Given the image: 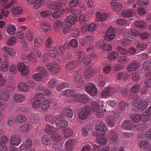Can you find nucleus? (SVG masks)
<instances>
[{
  "mask_svg": "<svg viewBox=\"0 0 151 151\" xmlns=\"http://www.w3.org/2000/svg\"><path fill=\"white\" fill-rule=\"evenodd\" d=\"M37 71L39 73L34 74L33 77L36 81H40L42 80V76L45 77L47 75V73L46 70L42 67H39L37 68Z\"/></svg>",
  "mask_w": 151,
  "mask_h": 151,
  "instance_id": "1",
  "label": "nucleus"
},
{
  "mask_svg": "<svg viewBox=\"0 0 151 151\" xmlns=\"http://www.w3.org/2000/svg\"><path fill=\"white\" fill-rule=\"evenodd\" d=\"M91 104L93 108V112L94 114L98 118L102 117L104 113L102 110L100 109V106L97 101H92Z\"/></svg>",
  "mask_w": 151,
  "mask_h": 151,
  "instance_id": "2",
  "label": "nucleus"
},
{
  "mask_svg": "<svg viewBox=\"0 0 151 151\" xmlns=\"http://www.w3.org/2000/svg\"><path fill=\"white\" fill-rule=\"evenodd\" d=\"M91 111L89 107L85 106L80 109L78 114L79 117L82 120H85L88 117Z\"/></svg>",
  "mask_w": 151,
  "mask_h": 151,
  "instance_id": "3",
  "label": "nucleus"
},
{
  "mask_svg": "<svg viewBox=\"0 0 151 151\" xmlns=\"http://www.w3.org/2000/svg\"><path fill=\"white\" fill-rule=\"evenodd\" d=\"M115 36V30L112 27H110L107 29L106 32V35L104 36L105 39L109 41L113 40Z\"/></svg>",
  "mask_w": 151,
  "mask_h": 151,
  "instance_id": "4",
  "label": "nucleus"
},
{
  "mask_svg": "<svg viewBox=\"0 0 151 151\" xmlns=\"http://www.w3.org/2000/svg\"><path fill=\"white\" fill-rule=\"evenodd\" d=\"M85 90L91 96H96L97 93L96 87L91 83L86 84L85 86Z\"/></svg>",
  "mask_w": 151,
  "mask_h": 151,
  "instance_id": "5",
  "label": "nucleus"
},
{
  "mask_svg": "<svg viewBox=\"0 0 151 151\" xmlns=\"http://www.w3.org/2000/svg\"><path fill=\"white\" fill-rule=\"evenodd\" d=\"M64 5V3L62 1L57 2L51 1L49 2L47 6L48 8L51 9L56 10L61 9Z\"/></svg>",
  "mask_w": 151,
  "mask_h": 151,
  "instance_id": "6",
  "label": "nucleus"
},
{
  "mask_svg": "<svg viewBox=\"0 0 151 151\" xmlns=\"http://www.w3.org/2000/svg\"><path fill=\"white\" fill-rule=\"evenodd\" d=\"M137 33L135 29H132L130 32H124V35L125 39L133 42L136 39Z\"/></svg>",
  "mask_w": 151,
  "mask_h": 151,
  "instance_id": "7",
  "label": "nucleus"
},
{
  "mask_svg": "<svg viewBox=\"0 0 151 151\" xmlns=\"http://www.w3.org/2000/svg\"><path fill=\"white\" fill-rule=\"evenodd\" d=\"M95 129L98 133H102L101 134L104 135L106 128L104 122L99 121L96 124Z\"/></svg>",
  "mask_w": 151,
  "mask_h": 151,
  "instance_id": "8",
  "label": "nucleus"
},
{
  "mask_svg": "<svg viewBox=\"0 0 151 151\" xmlns=\"http://www.w3.org/2000/svg\"><path fill=\"white\" fill-rule=\"evenodd\" d=\"M32 146L31 140L28 138L20 146L19 150L20 151H27L31 148Z\"/></svg>",
  "mask_w": 151,
  "mask_h": 151,
  "instance_id": "9",
  "label": "nucleus"
},
{
  "mask_svg": "<svg viewBox=\"0 0 151 151\" xmlns=\"http://www.w3.org/2000/svg\"><path fill=\"white\" fill-rule=\"evenodd\" d=\"M116 90V89L113 87H109L106 88L102 92L101 97L102 98H106L111 96Z\"/></svg>",
  "mask_w": 151,
  "mask_h": 151,
  "instance_id": "10",
  "label": "nucleus"
},
{
  "mask_svg": "<svg viewBox=\"0 0 151 151\" xmlns=\"http://www.w3.org/2000/svg\"><path fill=\"white\" fill-rule=\"evenodd\" d=\"M122 15L123 17L129 18L131 20H133L136 18V14L132 10H124L122 12Z\"/></svg>",
  "mask_w": 151,
  "mask_h": 151,
  "instance_id": "11",
  "label": "nucleus"
},
{
  "mask_svg": "<svg viewBox=\"0 0 151 151\" xmlns=\"http://www.w3.org/2000/svg\"><path fill=\"white\" fill-rule=\"evenodd\" d=\"M10 144L14 146H17L21 142L20 137L18 135H14L12 136L10 139Z\"/></svg>",
  "mask_w": 151,
  "mask_h": 151,
  "instance_id": "12",
  "label": "nucleus"
},
{
  "mask_svg": "<svg viewBox=\"0 0 151 151\" xmlns=\"http://www.w3.org/2000/svg\"><path fill=\"white\" fill-rule=\"evenodd\" d=\"M47 68L54 73H57L60 71V68L58 65L52 63H47L46 65Z\"/></svg>",
  "mask_w": 151,
  "mask_h": 151,
  "instance_id": "13",
  "label": "nucleus"
},
{
  "mask_svg": "<svg viewBox=\"0 0 151 151\" xmlns=\"http://www.w3.org/2000/svg\"><path fill=\"white\" fill-rule=\"evenodd\" d=\"M76 98L78 102L83 104L87 103L89 101L88 96L85 94H78Z\"/></svg>",
  "mask_w": 151,
  "mask_h": 151,
  "instance_id": "14",
  "label": "nucleus"
},
{
  "mask_svg": "<svg viewBox=\"0 0 151 151\" xmlns=\"http://www.w3.org/2000/svg\"><path fill=\"white\" fill-rule=\"evenodd\" d=\"M78 65V60H72L66 65L65 68L66 70H73L76 68Z\"/></svg>",
  "mask_w": 151,
  "mask_h": 151,
  "instance_id": "15",
  "label": "nucleus"
},
{
  "mask_svg": "<svg viewBox=\"0 0 151 151\" xmlns=\"http://www.w3.org/2000/svg\"><path fill=\"white\" fill-rule=\"evenodd\" d=\"M10 97V94L6 90H1L0 91V99L3 101L8 100Z\"/></svg>",
  "mask_w": 151,
  "mask_h": 151,
  "instance_id": "16",
  "label": "nucleus"
},
{
  "mask_svg": "<svg viewBox=\"0 0 151 151\" xmlns=\"http://www.w3.org/2000/svg\"><path fill=\"white\" fill-rule=\"evenodd\" d=\"M121 128L125 130H130L132 129L134 125L130 120L125 121L123 122L121 125Z\"/></svg>",
  "mask_w": 151,
  "mask_h": 151,
  "instance_id": "17",
  "label": "nucleus"
},
{
  "mask_svg": "<svg viewBox=\"0 0 151 151\" xmlns=\"http://www.w3.org/2000/svg\"><path fill=\"white\" fill-rule=\"evenodd\" d=\"M75 140L74 139H71L67 140L65 143V147L67 150L71 151L73 149Z\"/></svg>",
  "mask_w": 151,
  "mask_h": 151,
  "instance_id": "18",
  "label": "nucleus"
},
{
  "mask_svg": "<svg viewBox=\"0 0 151 151\" xmlns=\"http://www.w3.org/2000/svg\"><path fill=\"white\" fill-rule=\"evenodd\" d=\"M62 113L63 114L69 118H72L73 115V110L69 107H65L62 110Z\"/></svg>",
  "mask_w": 151,
  "mask_h": 151,
  "instance_id": "19",
  "label": "nucleus"
},
{
  "mask_svg": "<svg viewBox=\"0 0 151 151\" xmlns=\"http://www.w3.org/2000/svg\"><path fill=\"white\" fill-rule=\"evenodd\" d=\"M96 19L98 21L104 22L107 19V15L106 13L98 12L96 13Z\"/></svg>",
  "mask_w": 151,
  "mask_h": 151,
  "instance_id": "20",
  "label": "nucleus"
},
{
  "mask_svg": "<svg viewBox=\"0 0 151 151\" xmlns=\"http://www.w3.org/2000/svg\"><path fill=\"white\" fill-rule=\"evenodd\" d=\"M139 67V64L136 60H134L129 64L127 67V70L129 71L134 70Z\"/></svg>",
  "mask_w": 151,
  "mask_h": 151,
  "instance_id": "21",
  "label": "nucleus"
},
{
  "mask_svg": "<svg viewBox=\"0 0 151 151\" xmlns=\"http://www.w3.org/2000/svg\"><path fill=\"white\" fill-rule=\"evenodd\" d=\"M50 101L49 99H46L41 103V106L42 110L46 111L49 109L50 105Z\"/></svg>",
  "mask_w": 151,
  "mask_h": 151,
  "instance_id": "22",
  "label": "nucleus"
},
{
  "mask_svg": "<svg viewBox=\"0 0 151 151\" xmlns=\"http://www.w3.org/2000/svg\"><path fill=\"white\" fill-rule=\"evenodd\" d=\"M23 10V9L21 6H14L11 9L10 12L13 14L17 15L22 13Z\"/></svg>",
  "mask_w": 151,
  "mask_h": 151,
  "instance_id": "23",
  "label": "nucleus"
},
{
  "mask_svg": "<svg viewBox=\"0 0 151 151\" xmlns=\"http://www.w3.org/2000/svg\"><path fill=\"white\" fill-rule=\"evenodd\" d=\"M24 96L20 94L16 93L13 97V99L14 102L17 103L22 102L25 100Z\"/></svg>",
  "mask_w": 151,
  "mask_h": 151,
  "instance_id": "24",
  "label": "nucleus"
},
{
  "mask_svg": "<svg viewBox=\"0 0 151 151\" xmlns=\"http://www.w3.org/2000/svg\"><path fill=\"white\" fill-rule=\"evenodd\" d=\"M57 116L50 114L47 115L45 118V120L48 122L52 124H54L58 120Z\"/></svg>",
  "mask_w": 151,
  "mask_h": 151,
  "instance_id": "25",
  "label": "nucleus"
},
{
  "mask_svg": "<svg viewBox=\"0 0 151 151\" xmlns=\"http://www.w3.org/2000/svg\"><path fill=\"white\" fill-rule=\"evenodd\" d=\"M68 10L71 12L73 14L72 15H74L76 17H75L76 19H79L80 20L81 19V17L82 16V14L81 12L78 10H75L73 9H68Z\"/></svg>",
  "mask_w": 151,
  "mask_h": 151,
  "instance_id": "26",
  "label": "nucleus"
},
{
  "mask_svg": "<svg viewBox=\"0 0 151 151\" xmlns=\"http://www.w3.org/2000/svg\"><path fill=\"white\" fill-rule=\"evenodd\" d=\"M68 10L71 12L73 14L72 15H74L76 17H75L76 19H79L80 20L81 19V17L82 16V14L81 12L78 10H75L73 9H68Z\"/></svg>",
  "mask_w": 151,
  "mask_h": 151,
  "instance_id": "27",
  "label": "nucleus"
},
{
  "mask_svg": "<svg viewBox=\"0 0 151 151\" xmlns=\"http://www.w3.org/2000/svg\"><path fill=\"white\" fill-rule=\"evenodd\" d=\"M56 126L57 128L59 129H62L67 127L68 126V123L65 120H62L56 122Z\"/></svg>",
  "mask_w": 151,
  "mask_h": 151,
  "instance_id": "28",
  "label": "nucleus"
},
{
  "mask_svg": "<svg viewBox=\"0 0 151 151\" xmlns=\"http://www.w3.org/2000/svg\"><path fill=\"white\" fill-rule=\"evenodd\" d=\"M45 0H35L32 5L35 9L40 8L44 4Z\"/></svg>",
  "mask_w": 151,
  "mask_h": 151,
  "instance_id": "29",
  "label": "nucleus"
},
{
  "mask_svg": "<svg viewBox=\"0 0 151 151\" xmlns=\"http://www.w3.org/2000/svg\"><path fill=\"white\" fill-rule=\"evenodd\" d=\"M72 27V24L64 21L63 22L62 30L63 32L64 33L68 32Z\"/></svg>",
  "mask_w": 151,
  "mask_h": 151,
  "instance_id": "30",
  "label": "nucleus"
},
{
  "mask_svg": "<svg viewBox=\"0 0 151 151\" xmlns=\"http://www.w3.org/2000/svg\"><path fill=\"white\" fill-rule=\"evenodd\" d=\"M62 94L64 96H67L73 97L76 95L75 91L70 89H66L63 91Z\"/></svg>",
  "mask_w": 151,
  "mask_h": 151,
  "instance_id": "31",
  "label": "nucleus"
},
{
  "mask_svg": "<svg viewBox=\"0 0 151 151\" xmlns=\"http://www.w3.org/2000/svg\"><path fill=\"white\" fill-rule=\"evenodd\" d=\"M56 129L54 127L47 125L45 129V131L46 133L50 135H52L56 132Z\"/></svg>",
  "mask_w": 151,
  "mask_h": 151,
  "instance_id": "32",
  "label": "nucleus"
},
{
  "mask_svg": "<svg viewBox=\"0 0 151 151\" xmlns=\"http://www.w3.org/2000/svg\"><path fill=\"white\" fill-rule=\"evenodd\" d=\"M75 15L71 14L67 16L66 19L64 21L72 24H75L76 22L77 19L75 18Z\"/></svg>",
  "mask_w": 151,
  "mask_h": 151,
  "instance_id": "33",
  "label": "nucleus"
},
{
  "mask_svg": "<svg viewBox=\"0 0 151 151\" xmlns=\"http://www.w3.org/2000/svg\"><path fill=\"white\" fill-rule=\"evenodd\" d=\"M31 128V126L29 123H27L21 126L20 127V130L23 132H29Z\"/></svg>",
  "mask_w": 151,
  "mask_h": 151,
  "instance_id": "34",
  "label": "nucleus"
},
{
  "mask_svg": "<svg viewBox=\"0 0 151 151\" xmlns=\"http://www.w3.org/2000/svg\"><path fill=\"white\" fill-rule=\"evenodd\" d=\"M39 25L41 28L45 32H47L51 29V26L48 23L45 22H41L40 23Z\"/></svg>",
  "mask_w": 151,
  "mask_h": 151,
  "instance_id": "35",
  "label": "nucleus"
},
{
  "mask_svg": "<svg viewBox=\"0 0 151 151\" xmlns=\"http://www.w3.org/2000/svg\"><path fill=\"white\" fill-rule=\"evenodd\" d=\"M65 10L62 9L58 10L53 12L52 14V17L54 18L58 19L65 12Z\"/></svg>",
  "mask_w": 151,
  "mask_h": 151,
  "instance_id": "36",
  "label": "nucleus"
},
{
  "mask_svg": "<svg viewBox=\"0 0 151 151\" xmlns=\"http://www.w3.org/2000/svg\"><path fill=\"white\" fill-rule=\"evenodd\" d=\"M111 4L112 6L113 9L116 11H119L122 9L123 8L121 4L116 2H111Z\"/></svg>",
  "mask_w": 151,
  "mask_h": 151,
  "instance_id": "37",
  "label": "nucleus"
},
{
  "mask_svg": "<svg viewBox=\"0 0 151 151\" xmlns=\"http://www.w3.org/2000/svg\"><path fill=\"white\" fill-rule=\"evenodd\" d=\"M18 89L19 91L24 92H27L28 90L27 86L24 83H21L19 84Z\"/></svg>",
  "mask_w": 151,
  "mask_h": 151,
  "instance_id": "38",
  "label": "nucleus"
},
{
  "mask_svg": "<svg viewBox=\"0 0 151 151\" xmlns=\"http://www.w3.org/2000/svg\"><path fill=\"white\" fill-rule=\"evenodd\" d=\"M108 137L109 139L113 141L117 139L118 135L114 130L112 129L109 132Z\"/></svg>",
  "mask_w": 151,
  "mask_h": 151,
  "instance_id": "39",
  "label": "nucleus"
},
{
  "mask_svg": "<svg viewBox=\"0 0 151 151\" xmlns=\"http://www.w3.org/2000/svg\"><path fill=\"white\" fill-rule=\"evenodd\" d=\"M96 142L100 145H102L106 144L107 142L106 138L103 136L97 137Z\"/></svg>",
  "mask_w": 151,
  "mask_h": 151,
  "instance_id": "40",
  "label": "nucleus"
},
{
  "mask_svg": "<svg viewBox=\"0 0 151 151\" xmlns=\"http://www.w3.org/2000/svg\"><path fill=\"white\" fill-rule=\"evenodd\" d=\"M49 49V53L51 57L55 58L58 55V50L55 47H53Z\"/></svg>",
  "mask_w": 151,
  "mask_h": 151,
  "instance_id": "41",
  "label": "nucleus"
},
{
  "mask_svg": "<svg viewBox=\"0 0 151 151\" xmlns=\"http://www.w3.org/2000/svg\"><path fill=\"white\" fill-rule=\"evenodd\" d=\"M53 42L50 37H48L46 41L45 47L49 49L53 47L54 46Z\"/></svg>",
  "mask_w": 151,
  "mask_h": 151,
  "instance_id": "42",
  "label": "nucleus"
},
{
  "mask_svg": "<svg viewBox=\"0 0 151 151\" xmlns=\"http://www.w3.org/2000/svg\"><path fill=\"white\" fill-rule=\"evenodd\" d=\"M63 23L61 21L57 20L54 24V29L55 31L60 30L62 27Z\"/></svg>",
  "mask_w": 151,
  "mask_h": 151,
  "instance_id": "43",
  "label": "nucleus"
},
{
  "mask_svg": "<svg viewBox=\"0 0 151 151\" xmlns=\"http://www.w3.org/2000/svg\"><path fill=\"white\" fill-rule=\"evenodd\" d=\"M4 51L9 55L12 56L15 55V52L12 49H10L8 47L6 46L4 47L3 48Z\"/></svg>",
  "mask_w": 151,
  "mask_h": 151,
  "instance_id": "44",
  "label": "nucleus"
},
{
  "mask_svg": "<svg viewBox=\"0 0 151 151\" xmlns=\"http://www.w3.org/2000/svg\"><path fill=\"white\" fill-rule=\"evenodd\" d=\"M68 84L66 82H63L58 85L57 88V90L58 91H60L64 88L68 87Z\"/></svg>",
  "mask_w": 151,
  "mask_h": 151,
  "instance_id": "45",
  "label": "nucleus"
},
{
  "mask_svg": "<svg viewBox=\"0 0 151 151\" xmlns=\"http://www.w3.org/2000/svg\"><path fill=\"white\" fill-rule=\"evenodd\" d=\"M148 104L146 101H142L139 103L137 107V109L140 111H141L145 109L148 106Z\"/></svg>",
  "mask_w": 151,
  "mask_h": 151,
  "instance_id": "46",
  "label": "nucleus"
},
{
  "mask_svg": "<svg viewBox=\"0 0 151 151\" xmlns=\"http://www.w3.org/2000/svg\"><path fill=\"white\" fill-rule=\"evenodd\" d=\"M129 106L128 103H125L123 101H121L119 103V106L121 110H125Z\"/></svg>",
  "mask_w": 151,
  "mask_h": 151,
  "instance_id": "47",
  "label": "nucleus"
},
{
  "mask_svg": "<svg viewBox=\"0 0 151 151\" xmlns=\"http://www.w3.org/2000/svg\"><path fill=\"white\" fill-rule=\"evenodd\" d=\"M84 40L87 45L92 44L94 42V39L91 36H86L84 37Z\"/></svg>",
  "mask_w": 151,
  "mask_h": 151,
  "instance_id": "48",
  "label": "nucleus"
},
{
  "mask_svg": "<svg viewBox=\"0 0 151 151\" xmlns=\"http://www.w3.org/2000/svg\"><path fill=\"white\" fill-rule=\"evenodd\" d=\"M52 139L55 142H58L61 140V137L60 134L55 132L52 135Z\"/></svg>",
  "mask_w": 151,
  "mask_h": 151,
  "instance_id": "49",
  "label": "nucleus"
},
{
  "mask_svg": "<svg viewBox=\"0 0 151 151\" xmlns=\"http://www.w3.org/2000/svg\"><path fill=\"white\" fill-rule=\"evenodd\" d=\"M16 28L13 25H11L9 26L7 29V32L10 35H12L15 33Z\"/></svg>",
  "mask_w": 151,
  "mask_h": 151,
  "instance_id": "50",
  "label": "nucleus"
},
{
  "mask_svg": "<svg viewBox=\"0 0 151 151\" xmlns=\"http://www.w3.org/2000/svg\"><path fill=\"white\" fill-rule=\"evenodd\" d=\"M93 73L92 68H88L86 69L84 73V77L86 78H89L93 76Z\"/></svg>",
  "mask_w": 151,
  "mask_h": 151,
  "instance_id": "51",
  "label": "nucleus"
},
{
  "mask_svg": "<svg viewBox=\"0 0 151 151\" xmlns=\"http://www.w3.org/2000/svg\"><path fill=\"white\" fill-rule=\"evenodd\" d=\"M52 14V12L49 10H46L41 11L40 13V16L46 18L50 16Z\"/></svg>",
  "mask_w": 151,
  "mask_h": 151,
  "instance_id": "52",
  "label": "nucleus"
},
{
  "mask_svg": "<svg viewBox=\"0 0 151 151\" xmlns=\"http://www.w3.org/2000/svg\"><path fill=\"white\" fill-rule=\"evenodd\" d=\"M44 43V42L41 38H37L35 40L34 46L37 48L42 45Z\"/></svg>",
  "mask_w": 151,
  "mask_h": 151,
  "instance_id": "53",
  "label": "nucleus"
},
{
  "mask_svg": "<svg viewBox=\"0 0 151 151\" xmlns=\"http://www.w3.org/2000/svg\"><path fill=\"white\" fill-rule=\"evenodd\" d=\"M76 75L73 78V81L75 82H76L80 79H81L82 77L83 76L81 72L79 71L78 70L76 71Z\"/></svg>",
  "mask_w": 151,
  "mask_h": 151,
  "instance_id": "54",
  "label": "nucleus"
},
{
  "mask_svg": "<svg viewBox=\"0 0 151 151\" xmlns=\"http://www.w3.org/2000/svg\"><path fill=\"white\" fill-rule=\"evenodd\" d=\"M143 67L146 70H150L151 68V61L148 60L145 62L143 64Z\"/></svg>",
  "mask_w": 151,
  "mask_h": 151,
  "instance_id": "55",
  "label": "nucleus"
},
{
  "mask_svg": "<svg viewBox=\"0 0 151 151\" xmlns=\"http://www.w3.org/2000/svg\"><path fill=\"white\" fill-rule=\"evenodd\" d=\"M42 143L46 145H48L50 143V139L47 135H44L42 137Z\"/></svg>",
  "mask_w": 151,
  "mask_h": 151,
  "instance_id": "56",
  "label": "nucleus"
},
{
  "mask_svg": "<svg viewBox=\"0 0 151 151\" xmlns=\"http://www.w3.org/2000/svg\"><path fill=\"white\" fill-rule=\"evenodd\" d=\"M73 134V131L72 130L66 129L64 130V136L65 138L68 137Z\"/></svg>",
  "mask_w": 151,
  "mask_h": 151,
  "instance_id": "57",
  "label": "nucleus"
},
{
  "mask_svg": "<svg viewBox=\"0 0 151 151\" xmlns=\"http://www.w3.org/2000/svg\"><path fill=\"white\" fill-rule=\"evenodd\" d=\"M139 90V84H135L133 85L130 89V91L132 93H137Z\"/></svg>",
  "mask_w": 151,
  "mask_h": 151,
  "instance_id": "58",
  "label": "nucleus"
},
{
  "mask_svg": "<svg viewBox=\"0 0 151 151\" xmlns=\"http://www.w3.org/2000/svg\"><path fill=\"white\" fill-rule=\"evenodd\" d=\"M16 119L17 121L19 123L25 122L27 120L25 116L22 114L18 115L16 117Z\"/></svg>",
  "mask_w": 151,
  "mask_h": 151,
  "instance_id": "59",
  "label": "nucleus"
},
{
  "mask_svg": "<svg viewBox=\"0 0 151 151\" xmlns=\"http://www.w3.org/2000/svg\"><path fill=\"white\" fill-rule=\"evenodd\" d=\"M9 69V63L7 61H6L3 62L1 67V69L3 71H6Z\"/></svg>",
  "mask_w": 151,
  "mask_h": 151,
  "instance_id": "60",
  "label": "nucleus"
},
{
  "mask_svg": "<svg viewBox=\"0 0 151 151\" xmlns=\"http://www.w3.org/2000/svg\"><path fill=\"white\" fill-rule=\"evenodd\" d=\"M92 58L90 55L86 56L83 58V62L86 65H88L90 64Z\"/></svg>",
  "mask_w": 151,
  "mask_h": 151,
  "instance_id": "61",
  "label": "nucleus"
},
{
  "mask_svg": "<svg viewBox=\"0 0 151 151\" xmlns=\"http://www.w3.org/2000/svg\"><path fill=\"white\" fill-rule=\"evenodd\" d=\"M131 119L134 122H139L141 121V115L135 114L131 116Z\"/></svg>",
  "mask_w": 151,
  "mask_h": 151,
  "instance_id": "62",
  "label": "nucleus"
},
{
  "mask_svg": "<svg viewBox=\"0 0 151 151\" xmlns=\"http://www.w3.org/2000/svg\"><path fill=\"white\" fill-rule=\"evenodd\" d=\"M135 26L139 28L144 29L146 25L145 23L143 21H138L135 23Z\"/></svg>",
  "mask_w": 151,
  "mask_h": 151,
  "instance_id": "63",
  "label": "nucleus"
},
{
  "mask_svg": "<svg viewBox=\"0 0 151 151\" xmlns=\"http://www.w3.org/2000/svg\"><path fill=\"white\" fill-rule=\"evenodd\" d=\"M26 35L27 40L29 41H32L34 37L33 34L29 31H27Z\"/></svg>",
  "mask_w": 151,
  "mask_h": 151,
  "instance_id": "64",
  "label": "nucleus"
}]
</instances>
